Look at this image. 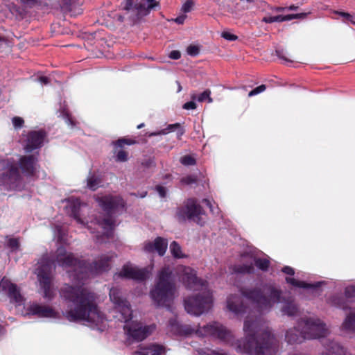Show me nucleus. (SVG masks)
Wrapping results in <instances>:
<instances>
[{
  "label": "nucleus",
  "mask_w": 355,
  "mask_h": 355,
  "mask_svg": "<svg viewBox=\"0 0 355 355\" xmlns=\"http://www.w3.org/2000/svg\"><path fill=\"white\" fill-rule=\"evenodd\" d=\"M115 253L103 254L92 264L76 259L72 252L64 247H58L55 252V261L63 268H73L68 271L69 277L75 286L64 284L60 291V297L68 302L64 317L71 322H85L93 327L103 330L106 321L105 314L98 306V295L87 288L79 286L84 284L90 275H98L109 270Z\"/></svg>",
  "instance_id": "f257e3e1"
},
{
  "label": "nucleus",
  "mask_w": 355,
  "mask_h": 355,
  "mask_svg": "<svg viewBox=\"0 0 355 355\" xmlns=\"http://www.w3.org/2000/svg\"><path fill=\"white\" fill-rule=\"evenodd\" d=\"M250 314L249 313L244 321V338L236 340L234 343L232 342V332L218 322L208 324L196 331L202 336H211L230 343L240 353L250 355H275L278 351L276 338L261 318H253Z\"/></svg>",
  "instance_id": "f03ea898"
},
{
  "label": "nucleus",
  "mask_w": 355,
  "mask_h": 355,
  "mask_svg": "<svg viewBox=\"0 0 355 355\" xmlns=\"http://www.w3.org/2000/svg\"><path fill=\"white\" fill-rule=\"evenodd\" d=\"M177 272L186 288L198 292L184 299L186 311L196 316L208 311L212 306L213 298L207 282L198 279L196 270L190 267L180 266Z\"/></svg>",
  "instance_id": "7ed1b4c3"
},
{
  "label": "nucleus",
  "mask_w": 355,
  "mask_h": 355,
  "mask_svg": "<svg viewBox=\"0 0 355 355\" xmlns=\"http://www.w3.org/2000/svg\"><path fill=\"white\" fill-rule=\"evenodd\" d=\"M110 300L114 304V317L119 321L125 322L123 327L129 343L140 342L147 338L154 330V326H146L137 321H130L132 311L129 302L121 295L119 288H112L110 291Z\"/></svg>",
  "instance_id": "20e7f679"
},
{
  "label": "nucleus",
  "mask_w": 355,
  "mask_h": 355,
  "mask_svg": "<svg viewBox=\"0 0 355 355\" xmlns=\"http://www.w3.org/2000/svg\"><path fill=\"white\" fill-rule=\"evenodd\" d=\"M242 295L254 302L260 312L268 311L277 303H284L282 311L288 316H294L298 312V308L293 298L286 300L282 296L280 290L271 285L263 286L261 289L253 288L241 290Z\"/></svg>",
  "instance_id": "39448f33"
},
{
  "label": "nucleus",
  "mask_w": 355,
  "mask_h": 355,
  "mask_svg": "<svg viewBox=\"0 0 355 355\" xmlns=\"http://www.w3.org/2000/svg\"><path fill=\"white\" fill-rule=\"evenodd\" d=\"M101 207L106 212L107 216L97 219L98 225L103 230L101 235L97 234L96 242L102 243L112 236L114 220L112 214L123 211L125 202L120 196H105L96 198Z\"/></svg>",
  "instance_id": "423d86ee"
},
{
  "label": "nucleus",
  "mask_w": 355,
  "mask_h": 355,
  "mask_svg": "<svg viewBox=\"0 0 355 355\" xmlns=\"http://www.w3.org/2000/svg\"><path fill=\"white\" fill-rule=\"evenodd\" d=\"M175 280L168 267L162 268L157 275L154 287L150 291V297L157 306H168L176 294Z\"/></svg>",
  "instance_id": "0eeeda50"
},
{
  "label": "nucleus",
  "mask_w": 355,
  "mask_h": 355,
  "mask_svg": "<svg viewBox=\"0 0 355 355\" xmlns=\"http://www.w3.org/2000/svg\"><path fill=\"white\" fill-rule=\"evenodd\" d=\"M55 265L48 255L43 256L37 263L35 273L37 275L40 288L43 293V297L47 300L53 298L55 293L52 287L53 270Z\"/></svg>",
  "instance_id": "6e6552de"
},
{
  "label": "nucleus",
  "mask_w": 355,
  "mask_h": 355,
  "mask_svg": "<svg viewBox=\"0 0 355 355\" xmlns=\"http://www.w3.org/2000/svg\"><path fill=\"white\" fill-rule=\"evenodd\" d=\"M258 7L264 13L261 21L266 24H272L275 22H283L291 21L294 19H301L305 17L306 13L290 14L282 15L277 14L284 12L287 8L282 6H271L265 1H259L257 3Z\"/></svg>",
  "instance_id": "1a4fd4ad"
},
{
  "label": "nucleus",
  "mask_w": 355,
  "mask_h": 355,
  "mask_svg": "<svg viewBox=\"0 0 355 355\" xmlns=\"http://www.w3.org/2000/svg\"><path fill=\"white\" fill-rule=\"evenodd\" d=\"M204 214L202 207L194 198L187 199L184 204L177 208L175 216L180 222L187 220H192L197 224L202 225L201 216Z\"/></svg>",
  "instance_id": "9d476101"
},
{
  "label": "nucleus",
  "mask_w": 355,
  "mask_h": 355,
  "mask_svg": "<svg viewBox=\"0 0 355 355\" xmlns=\"http://www.w3.org/2000/svg\"><path fill=\"white\" fill-rule=\"evenodd\" d=\"M7 171L0 175V185L7 190H21L25 183L24 178L20 175L18 167L14 162L7 161Z\"/></svg>",
  "instance_id": "9b49d317"
},
{
  "label": "nucleus",
  "mask_w": 355,
  "mask_h": 355,
  "mask_svg": "<svg viewBox=\"0 0 355 355\" xmlns=\"http://www.w3.org/2000/svg\"><path fill=\"white\" fill-rule=\"evenodd\" d=\"M23 139L24 149L26 153L40 148L46 137V132L43 130L28 132Z\"/></svg>",
  "instance_id": "f8f14e48"
},
{
  "label": "nucleus",
  "mask_w": 355,
  "mask_h": 355,
  "mask_svg": "<svg viewBox=\"0 0 355 355\" xmlns=\"http://www.w3.org/2000/svg\"><path fill=\"white\" fill-rule=\"evenodd\" d=\"M254 263L256 266L263 270H268L270 261L266 259L254 258L250 256V261L248 263L236 264L232 266V271L238 274H250L254 272Z\"/></svg>",
  "instance_id": "ddd939ff"
},
{
  "label": "nucleus",
  "mask_w": 355,
  "mask_h": 355,
  "mask_svg": "<svg viewBox=\"0 0 355 355\" xmlns=\"http://www.w3.org/2000/svg\"><path fill=\"white\" fill-rule=\"evenodd\" d=\"M298 327H302L303 331L310 330L311 331H317L320 335L313 338L312 339L324 337L329 334V329L326 324L319 318H305L298 321Z\"/></svg>",
  "instance_id": "4468645a"
},
{
  "label": "nucleus",
  "mask_w": 355,
  "mask_h": 355,
  "mask_svg": "<svg viewBox=\"0 0 355 355\" xmlns=\"http://www.w3.org/2000/svg\"><path fill=\"white\" fill-rule=\"evenodd\" d=\"M150 271L147 268H139L130 263L123 266L121 271L116 274L118 277L133 279L138 282L145 281L148 278Z\"/></svg>",
  "instance_id": "2eb2a0df"
},
{
  "label": "nucleus",
  "mask_w": 355,
  "mask_h": 355,
  "mask_svg": "<svg viewBox=\"0 0 355 355\" xmlns=\"http://www.w3.org/2000/svg\"><path fill=\"white\" fill-rule=\"evenodd\" d=\"M318 335L320 334L318 331L317 333L310 330L304 331L302 327L297 326L286 331L285 339L288 343L295 344L300 343L305 339H311Z\"/></svg>",
  "instance_id": "dca6fc26"
},
{
  "label": "nucleus",
  "mask_w": 355,
  "mask_h": 355,
  "mask_svg": "<svg viewBox=\"0 0 355 355\" xmlns=\"http://www.w3.org/2000/svg\"><path fill=\"white\" fill-rule=\"evenodd\" d=\"M0 291L7 294L10 302L16 305H21L24 302V297L17 286L6 277H3L0 282Z\"/></svg>",
  "instance_id": "f3484780"
},
{
  "label": "nucleus",
  "mask_w": 355,
  "mask_h": 355,
  "mask_svg": "<svg viewBox=\"0 0 355 355\" xmlns=\"http://www.w3.org/2000/svg\"><path fill=\"white\" fill-rule=\"evenodd\" d=\"M227 308L236 316H243L248 312V307L243 303L242 297L239 295H230L227 298Z\"/></svg>",
  "instance_id": "a211bd4d"
},
{
  "label": "nucleus",
  "mask_w": 355,
  "mask_h": 355,
  "mask_svg": "<svg viewBox=\"0 0 355 355\" xmlns=\"http://www.w3.org/2000/svg\"><path fill=\"white\" fill-rule=\"evenodd\" d=\"M37 157L35 155L21 156L19 160V166L25 176L32 177L37 168Z\"/></svg>",
  "instance_id": "6ab92c4d"
},
{
  "label": "nucleus",
  "mask_w": 355,
  "mask_h": 355,
  "mask_svg": "<svg viewBox=\"0 0 355 355\" xmlns=\"http://www.w3.org/2000/svg\"><path fill=\"white\" fill-rule=\"evenodd\" d=\"M28 313L39 318H56L58 313L49 306L32 304L28 308Z\"/></svg>",
  "instance_id": "aec40b11"
},
{
  "label": "nucleus",
  "mask_w": 355,
  "mask_h": 355,
  "mask_svg": "<svg viewBox=\"0 0 355 355\" xmlns=\"http://www.w3.org/2000/svg\"><path fill=\"white\" fill-rule=\"evenodd\" d=\"M159 6L157 0H141L135 5L136 14L138 18L148 15L150 11Z\"/></svg>",
  "instance_id": "412c9836"
},
{
  "label": "nucleus",
  "mask_w": 355,
  "mask_h": 355,
  "mask_svg": "<svg viewBox=\"0 0 355 355\" xmlns=\"http://www.w3.org/2000/svg\"><path fill=\"white\" fill-rule=\"evenodd\" d=\"M62 10L72 17H76L83 12L79 0H60Z\"/></svg>",
  "instance_id": "4be33fe9"
},
{
  "label": "nucleus",
  "mask_w": 355,
  "mask_h": 355,
  "mask_svg": "<svg viewBox=\"0 0 355 355\" xmlns=\"http://www.w3.org/2000/svg\"><path fill=\"white\" fill-rule=\"evenodd\" d=\"M168 242L166 239L157 237L154 243H145L144 250L147 252L157 251L160 256H163L167 249Z\"/></svg>",
  "instance_id": "5701e85b"
},
{
  "label": "nucleus",
  "mask_w": 355,
  "mask_h": 355,
  "mask_svg": "<svg viewBox=\"0 0 355 355\" xmlns=\"http://www.w3.org/2000/svg\"><path fill=\"white\" fill-rule=\"evenodd\" d=\"M166 349L159 345L150 344L146 346H140L139 349L132 353V355H164Z\"/></svg>",
  "instance_id": "b1692460"
},
{
  "label": "nucleus",
  "mask_w": 355,
  "mask_h": 355,
  "mask_svg": "<svg viewBox=\"0 0 355 355\" xmlns=\"http://www.w3.org/2000/svg\"><path fill=\"white\" fill-rule=\"evenodd\" d=\"M69 205L67 207L68 211L67 212L69 215L73 217L77 223L80 224H84V221L81 219L80 216V201L78 198L71 199L69 200Z\"/></svg>",
  "instance_id": "393cba45"
},
{
  "label": "nucleus",
  "mask_w": 355,
  "mask_h": 355,
  "mask_svg": "<svg viewBox=\"0 0 355 355\" xmlns=\"http://www.w3.org/2000/svg\"><path fill=\"white\" fill-rule=\"evenodd\" d=\"M329 354L332 355H352L350 353L335 341H330L327 346Z\"/></svg>",
  "instance_id": "a878e982"
},
{
  "label": "nucleus",
  "mask_w": 355,
  "mask_h": 355,
  "mask_svg": "<svg viewBox=\"0 0 355 355\" xmlns=\"http://www.w3.org/2000/svg\"><path fill=\"white\" fill-rule=\"evenodd\" d=\"M286 281L288 284H290L295 287L303 288H318L321 284V282H317L315 284H308L304 282L299 281L293 277H286Z\"/></svg>",
  "instance_id": "bb28decb"
},
{
  "label": "nucleus",
  "mask_w": 355,
  "mask_h": 355,
  "mask_svg": "<svg viewBox=\"0 0 355 355\" xmlns=\"http://www.w3.org/2000/svg\"><path fill=\"white\" fill-rule=\"evenodd\" d=\"M168 326L171 327V331L178 332H184L185 334H191L195 331L194 329H191L187 326L179 327L178 322L175 318H173L168 320Z\"/></svg>",
  "instance_id": "cd10ccee"
},
{
  "label": "nucleus",
  "mask_w": 355,
  "mask_h": 355,
  "mask_svg": "<svg viewBox=\"0 0 355 355\" xmlns=\"http://www.w3.org/2000/svg\"><path fill=\"white\" fill-rule=\"evenodd\" d=\"M343 329L348 332H355V311L351 313L342 324Z\"/></svg>",
  "instance_id": "c85d7f7f"
},
{
  "label": "nucleus",
  "mask_w": 355,
  "mask_h": 355,
  "mask_svg": "<svg viewBox=\"0 0 355 355\" xmlns=\"http://www.w3.org/2000/svg\"><path fill=\"white\" fill-rule=\"evenodd\" d=\"M101 179L92 173H89L87 178V187L92 191H96L101 184Z\"/></svg>",
  "instance_id": "c756f323"
},
{
  "label": "nucleus",
  "mask_w": 355,
  "mask_h": 355,
  "mask_svg": "<svg viewBox=\"0 0 355 355\" xmlns=\"http://www.w3.org/2000/svg\"><path fill=\"white\" fill-rule=\"evenodd\" d=\"M170 251L175 258H183L184 254L182 252L181 247L176 241H173L170 245Z\"/></svg>",
  "instance_id": "7c9ffc66"
},
{
  "label": "nucleus",
  "mask_w": 355,
  "mask_h": 355,
  "mask_svg": "<svg viewBox=\"0 0 355 355\" xmlns=\"http://www.w3.org/2000/svg\"><path fill=\"white\" fill-rule=\"evenodd\" d=\"M180 128V124L178 123H174V124H170L168 125L166 128L158 131L151 133V136H157L161 135H166L171 132L175 131L176 129Z\"/></svg>",
  "instance_id": "2f4dec72"
},
{
  "label": "nucleus",
  "mask_w": 355,
  "mask_h": 355,
  "mask_svg": "<svg viewBox=\"0 0 355 355\" xmlns=\"http://www.w3.org/2000/svg\"><path fill=\"white\" fill-rule=\"evenodd\" d=\"M211 91L209 89L205 90L200 95L196 96V94H193L191 96V98L193 100H197L199 102H203L205 100H207L209 103H211L213 101L212 98L210 97Z\"/></svg>",
  "instance_id": "473e14b6"
},
{
  "label": "nucleus",
  "mask_w": 355,
  "mask_h": 355,
  "mask_svg": "<svg viewBox=\"0 0 355 355\" xmlns=\"http://www.w3.org/2000/svg\"><path fill=\"white\" fill-rule=\"evenodd\" d=\"M136 143H137V141L134 139L123 137V138L119 139L118 140L114 141L113 145L116 148H123L124 146V145H132Z\"/></svg>",
  "instance_id": "72a5a7b5"
},
{
  "label": "nucleus",
  "mask_w": 355,
  "mask_h": 355,
  "mask_svg": "<svg viewBox=\"0 0 355 355\" xmlns=\"http://www.w3.org/2000/svg\"><path fill=\"white\" fill-rule=\"evenodd\" d=\"M180 163L184 166L195 165L196 159L191 155H184L180 158Z\"/></svg>",
  "instance_id": "f704fd0d"
},
{
  "label": "nucleus",
  "mask_w": 355,
  "mask_h": 355,
  "mask_svg": "<svg viewBox=\"0 0 355 355\" xmlns=\"http://www.w3.org/2000/svg\"><path fill=\"white\" fill-rule=\"evenodd\" d=\"M194 6V1L193 0H187L182 6V11L184 13L190 12Z\"/></svg>",
  "instance_id": "c9c22d12"
},
{
  "label": "nucleus",
  "mask_w": 355,
  "mask_h": 355,
  "mask_svg": "<svg viewBox=\"0 0 355 355\" xmlns=\"http://www.w3.org/2000/svg\"><path fill=\"white\" fill-rule=\"evenodd\" d=\"M345 297L352 300L355 297V286H347L345 291Z\"/></svg>",
  "instance_id": "e433bc0d"
},
{
  "label": "nucleus",
  "mask_w": 355,
  "mask_h": 355,
  "mask_svg": "<svg viewBox=\"0 0 355 355\" xmlns=\"http://www.w3.org/2000/svg\"><path fill=\"white\" fill-rule=\"evenodd\" d=\"M266 87L265 85H261L257 87L256 88H254V89H252V91H250L248 93V96L252 97L253 96L257 95V94L264 92L266 90Z\"/></svg>",
  "instance_id": "4c0bfd02"
},
{
  "label": "nucleus",
  "mask_w": 355,
  "mask_h": 355,
  "mask_svg": "<svg viewBox=\"0 0 355 355\" xmlns=\"http://www.w3.org/2000/svg\"><path fill=\"white\" fill-rule=\"evenodd\" d=\"M116 160L120 162H124L128 160V153L124 150H119L116 155Z\"/></svg>",
  "instance_id": "58836bf2"
},
{
  "label": "nucleus",
  "mask_w": 355,
  "mask_h": 355,
  "mask_svg": "<svg viewBox=\"0 0 355 355\" xmlns=\"http://www.w3.org/2000/svg\"><path fill=\"white\" fill-rule=\"evenodd\" d=\"M276 55L278 56L279 58L283 60L286 62H292L293 61L288 58L286 55V52L283 49H278L276 50Z\"/></svg>",
  "instance_id": "ea45409f"
},
{
  "label": "nucleus",
  "mask_w": 355,
  "mask_h": 355,
  "mask_svg": "<svg viewBox=\"0 0 355 355\" xmlns=\"http://www.w3.org/2000/svg\"><path fill=\"white\" fill-rule=\"evenodd\" d=\"M199 48L195 45H190L187 47V52L191 56H196L199 53Z\"/></svg>",
  "instance_id": "a19ab883"
},
{
  "label": "nucleus",
  "mask_w": 355,
  "mask_h": 355,
  "mask_svg": "<svg viewBox=\"0 0 355 355\" xmlns=\"http://www.w3.org/2000/svg\"><path fill=\"white\" fill-rule=\"evenodd\" d=\"M55 234L58 235V241L60 242L65 243V239H64L65 233L62 230V227L60 226H57L55 227Z\"/></svg>",
  "instance_id": "79ce46f5"
},
{
  "label": "nucleus",
  "mask_w": 355,
  "mask_h": 355,
  "mask_svg": "<svg viewBox=\"0 0 355 355\" xmlns=\"http://www.w3.org/2000/svg\"><path fill=\"white\" fill-rule=\"evenodd\" d=\"M7 245L12 250H17L19 248V243L17 239L11 238L8 240Z\"/></svg>",
  "instance_id": "37998d69"
},
{
  "label": "nucleus",
  "mask_w": 355,
  "mask_h": 355,
  "mask_svg": "<svg viewBox=\"0 0 355 355\" xmlns=\"http://www.w3.org/2000/svg\"><path fill=\"white\" fill-rule=\"evenodd\" d=\"M135 3L134 4L133 0H125L123 3V9L127 11L134 10L136 12L135 8Z\"/></svg>",
  "instance_id": "c03bdc74"
},
{
  "label": "nucleus",
  "mask_w": 355,
  "mask_h": 355,
  "mask_svg": "<svg viewBox=\"0 0 355 355\" xmlns=\"http://www.w3.org/2000/svg\"><path fill=\"white\" fill-rule=\"evenodd\" d=\"M222 37L229 41H235L238 37L230 32L224 31L221 34Z\"/></svg>",
  "instance_id": "a18cd8bd"
},
{
  "label": "nucleus",
  "mask_w": 355,
  "mask_h": 355,
  "mask_svg": "<svg viewBox=\"0 0 355 355\" xmlns=\"http://www.w3.org/2000/svg\"><path fill=\"white\" fill-rule=\"evenodd\" d=\"M12 121L13 125L16 128H19L22 127L24 122L23 119L21 117H19V116L13 117Z\"/></svg>",
  "instance_id": "49530a36"
},
{
  "label": "nucleus",
  "mask_w": 355,
  "mask_h": 355,
  "mask_svg": "<svg viewBox=\"0 0 355 355\" xmlns=\"http://www.w3.org/2000/svg\"><path fill=\"white\" fill-rule=\"evenodd\" d=\"M339 15L345 17L347 21H350L352 24L355 25V15H352L347 12H340Z\"/></svg>",
  "instance_id": "de8ad7c7"
},
{
  "label": "nucleus",
  "mask_w": 355,
  "mask_h": 355,
  "mask_svg": "<svg viewBox=\"0 0 355 355\" xmlns=\"http://www.w3.org/2000/svg\"><path fill=\"white\" fill-rule=\"evenodd\" d=\"M21 3L28 7H33L40 3L41 0H21Z\"/></svg>",
  "instance_id": "09e8293b"
},
{
  "label": "nucleus",
  "mask_w": 355,
  "mask_h": 355,
  "mask_svg": "<svg viewBox=\"0 0 355 355\" xmlns=\"http://www.w3.org/2000/svg\"><path fill=\"white\" fill-rule=\"evenodd\" d=\"M182 107L184 110H194L196 108V104L193 101H189V102L185 103L183 105Z\"/></svg>",
  "instance_id": "8fccbe9b"
},
{
  "label": "nucleus",
  "mask_w": 355,
  "mask_h": 355,
  "mask_svg": "<svg viewBox=\"0 0 355 355\" xmlns=\"http://www.w3.org/2000/svg\"><path fill=\"white\" fill-rule=\"evenodd\" d=\"M181 182L185 184H191L196 182V179L194 178H193L192 176H187V177L183 178L182 179Z\"/></svg>",
  "instance_id": "3c124183"
},
{
  "label": "nucleus",
  "mask_w": 355,
  "mask_h": 355,
  "mask_svg": "<svg viewBox=\"0 0 355 355\" xmlns=\"http://www.w3.org/2000/svg\"><path fill=\"white\" fill-rule=\"evenodd\" d=\"M155 189L160 196V197L164 198L166 196V191L164 187L158 185L155 187Z\"/></svg>",
  "instance_id": "603ef678"
},
{
  "label": "nucleus",
  "mask_w": 355,
  "mask_h": 355,
  "mask_svg": "<svg viewBox=\"0 0 355 355\" xmlns=\"http://www.w3.org/2000/svg\"><path fill=\"white\" fill-rule=\"evenodd\" d=\"M180 56V52L176 50L172 51L169 54V58L173 60H178Z\"/></svg>",
  "instance_id": "864d4df0"
},
{
  "label": "nucleus",
  "mask_w": 355,
  "mask_h": 355,
  "mask_svg": "<svg viewBox=\"0 0 355 355\" xmlns=\"http://www.w3.org/2000/svg\"><path fill=\"white\" fill-rule=\"evenodd\" d=\"M282 271L287 275H294V274H295L294 269L290 266H284L282 269Z\"/></svg>",
  "instance_id": "5fc2aeb1"
},
{
  "label": "nucleus",
  "mask_w": 355,
  "mask_h": 355,
  "mask_svg": "<svg viewBox=\"0 0 355 355\" xmlns=\"http://www.w3.org/2000/svg\"><path fill=\"white\" fill-rule=\"evenodd\" d=\"M187 16L186 15H181V16H179L178 17H176L174 21L178 24H182L184 21H185V19H186Z\"/></svg>",
  "instance_id": "6e6d98bb"
},
{
  "label": "nucleus",
  "mask_w": 355,
  "mask_h": 355,
  "mask_svg": "<svg viewBox=\"0 0 355 355\" xmlns=\"http://www.w3.org/2000/svg\"><path fill=\"white\" fill-rule=\"evenodd\" d=\"M202 202L205 203L207 207H209L211 212H212L213 214L215 213L214 211V209H213V206H212V205H211V203L209 200H208V199H203L202 200Z\"/></svg>",
  "instance_id": "4d7b16f0"
},
{
  "label": "nucleus",
  "mask_w": 355,
  "mask_h": 355,
  "mask_svg": "<svg viewBox=\"0 0 355 355\" xmlns=\"http://www.w3.org/2000/svg\"><path fill=\"white\" fill-rule=\"evenodd\" d=\"M332 305H334V306H336L338 307H340L341 309H345V306L342 305L341 304H340L339 302H336V298H332L330 302H329Z\"/></svg>",
  "instance_id": "13d9d810"
},
{
  "label": "nucleus",
  "mask_w": 355,
  "mask_h": 355,
  "mask_svg": "<svg viewBox=\"0 0 355 355\" xmlns=\"http://www.w3.org/2000/svg\"><path fill=\"white\" fill-rule=\"evenodd\" d=\"M38 80L43 85H47L49 83V79L46 76H40Z\"/></svg>",
  "instance_id": "bf43d9fd"
},
{
  "label": "nucleus",
  "mask_w": 355,
  "mask_h": 355,
  "mask_svg": "<svg viewBox=\"0 0 355 355\" xmlns=\"http://www.w3.org/2000/svg\"><path fill=\"white\" fill-rule=\"evenodd\" d=\"M178 129H179V130H178V131L177 135H178V138H179V139H180V137L184 135V130L182 128H178Z\"/></svg>",
  "instance_id": "052dcab7"
},
{
  "label": "nucleus",
  "mask_w": 355,
  "mask_h": 355,
  "mask_svg": "<svg viewBox=\"0 0 355 355\" xmlns=\"http://www.w3.org/2000/svg\"><path fill=\"white\" fill-rule=\"evenodd\" d=\"M287 8L286 9L288 10H296L297 9V6H295L294 5H292V6H290L289 7H286Z\"/></svg>",
  "instance_id": "680f3d73"
},
{
  "label": "nucleus",
  "mask_w": 355,
  "mask_h": 355,
  "mask_svg": "<svg viewBox=\"0 0 355 355\" xmlns=\"http://www.w3.org/2000/svg\"><path fill=\"white\" fill-rule=\"evenodd\" d=\"M4 331H4L3 327L1 325H0V335L4 334Z\"/></svg>",
  "instance_id": "e2e57ef3"
},
{
  "label": "nucleus",
  "mask_w": 355,
  "mask_h": 355,
  "mask_svg": "<svg viewBox=\"0 0 355 355\" xmlns=\"http://www.w3.org/2000/svg\"><path fill=\"white\" fill-rule=\"evenodd\" d=\"M144 123H141V124H139V125L137 126V128H138V129H140V128H142V127H144Z\"/></svg>",
  "instance_id": "0e129e2a"
},
{
  "label": "nucleus",
  "mask_w": 355,
  "mask_h": 355,
  "mask_svg": "<svg viewBox=\"0 0 355 355\" xmlns=\"http://www.w3.org/2000/svg\"><path fill=\"white\" fill-rule=\"evenodd\" d=\"M67 121H68V122H69L70 124H71L72 125H73V122H72V120H71V119L68 118V119H67Z\"/></svg>",
  "instance_id": "69168bd1"
},
{
  "label": "nucleus",
  "mask_w": 355,
  "mask_h": 355,
  "mask_svg": "<svg viewBox=\"0 0 355 355\" xmlns=\"http://www.w3.org/2000/svg\"><path fill=\"white\" fill-rule=\"evenodd\" d=\"M119 20L120 21H123V17H121V16H119Z\"/></svg>",
  "instance_id": "338daca9"
},
{
  "label": "nucleus",
  "mask_w": 355,
  "mask_h": 355,
  "mask_svg": "<svg viewBox=\"0 0 355 355\" xmlns=\"http://www.w3.org/2000/svg\"><path fill=\"white\" fill-rule=\"evenodd\" d=\"M181 89H182V87H181L180 84L179 83V85H178V92H180Z\"/></svg>",
  "instance_id": "774afa93"
}]
</instances>
